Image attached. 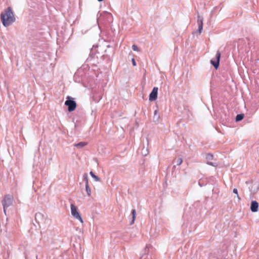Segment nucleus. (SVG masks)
<instances>
[{
  "label": "nucleus",
  "mask_w": 259,
  "mask_h": 259,
  "mask_svg": "<svg viewBox=\"0 0 259 259\" xmlns=\"http://www.w3.org/2000/svg\"><path fill=\"white\" fill-rule=\"evenodd\" d=\"M1 16L2 23L5 27L9 26L15 21L13 13L10 7L5 13H2Z\"/></svg>",
  "instance_id": "1"
},
{
  "label": "nucleus",
  "mask_w": 259,
  "mask_h": 259,
  "mask_svg": "<svg viewBox=\"0 0 259 259\" xmlns=\"http://www.w3.org/2000/svg\"><path fill=\"white\" fill-rule=\"evenodd\" d=\"M13 201V197L10 195H7L5 196L3 201L2 204L4 208V211L5 213H6V209L7 208L11 206Z\"/></svg>",
  "instance_id": "2"
},
{
  "label": "nucleus",
  "mask_w": 259,
  "mask_h": 259,
  "mask_svg": "<svg viewBox=\"0 0 259 259\" xmlns=\"http://www.w3.org/2000/svg\"><path fill=\"white\" fill-rule=\"evenodd\" d=\"M66 99L67 100L65 102V105L68 107V111L71 112L75 109L76 103L73 100V99L70 96H67Z\"/></svg>",
  "instance_id": "3"
},
{
  "label": "nucleus",
  "mask_w": 259,
  "mask_h": 259,
  "mask_svg": "<svg viewBox=\"0 0 259 259\" xmlns=\"http://www.w3.org/2000/svg\"><path fill=\"white\" fill-rule=\"evenodd\" d=\"M71 212L72 215L75 219L79 220L81 223H83V220L77 211V207L73 204H71Z\"/></svg>",
  "instance_id": "4"
},
{
  "label": "nucleus",
  "mask_w": 259,
  "mask_h": 259,
  "mask_svg": "<svg viewBox=\"0 0 259 259\" xmlns=\"http://www.w3.org/2000/svg\"><path fill=\"white\" fill-rule=\"evenodd\" d=\"M220 57H221V53L219 51H218L217 52V54L215 55L216 60H213L212 59L210 60L211 64L212 65L215 69H217L219 67Z\"/></svg>",
  "instance_id": "5"
},
{
  "label": "nucleus",
  "mask_w": 259,
  "mask_h": 259,
  "mask_svg": "<svg viewBox=\"0 0 259 259\" xmlns=\"http://www.w3.org/2000/svg\"><path fill=\"white\" fill-rule=\"evenodd\" d=\"M46 215L41 212H37L35 214V218L38 223H43L46 219Z\"/></svg>",
  "instance_id": "6"
},
{
  "label": "nucleus",
  "mask_w": 259,
  "mask_h": 259,
  "mask_svg": "<svg viewBox=\"0 0 259 259\" xmlns=\"http://www.w3.org/2000/svg\"><path fill=\"white\" fill-rule=\"evenodd\" d=\"M158 88L154 87L149 95V100L155 101L157 98Z\"/></svg>",
  "instance_id": "7"
},
{
  "label": "nucleus",
  "mask_w": 259,
  "mask_h": 259,
  "mask_svg": "<svg viewBox=\"0 0 259 259\" xmlns=\"http://www.w3.org/2000/svg\"><path fill=\"white\" fill-rule=\"evenodd\" d=\"M258 204L255 200L252 201L251 202L250 209L252 212H255L258 211Z\"/></svg>",
  "instance_id": "8"
},
{
  "label": "nucleus",
  "mask_w": 259,
  "mask_h": 259,
  "mask_svg": "<svg viewBox=\"0 0 259 259\" xmlns=\"http://www.w3.org/2000/svg\"><path fill=\"white\" fill-rule=\"evenodd\" d=\"M197 22L199 25L197 32L201 33L203 29V18L200 16H198Z\"/></svg>",
  "instance_id": "9"
},
{
  "label": "nucleus",
  "mask_w": 259,
  "mask_h": 259,
  "mask_svg": "<svg viewBox=\"0 0 259 259\" xmlns=\"http://www.w3.org/2000/svg\"><path fill=\"white\" fill-rule=\"evenodd\" d=\"M148 250L149 248L148 246L147 245L145 249L144 253L142 254L140 259H147L148 255H146V257H145V256L148 253Z\"/></svg>",
  "instance_id": "10"
},
{
  "label": "nucleus",
  "mask_w": 259,
  "mask_h": 259,
  "mask_svg": "<svg viewBox=\"0 0 259 259\" xmlns=\"http://www.w3.org/2000/svg\"><path fill=\"white\" fill-rule=\"evenodd\" d=\"M160 118V115L158 114V110H156L154 111L153 119L155 121H158Z\"/></svg>",
  "instance_id": "11"
},
{
  "label": "nucleus",
  "mask_w": 259,
  "mask_h": 259,
  "mask_svg": "<svg viewBox=\"0 0 259 259\" xmlns=\"http://www.w3.org/2000/svg\"><path fill=\"white\" fill-rule=\"evenodd\" d=\"M90 175L91 176V177L94 179V180L96 182H101V179L98 177V176H97L96 175H95L93 172V171H90Z\"/></svg>",
  "instance_id": "12"
},
{
  "label": "nucleus",
  "mask_w": 259,
  "mask_h": 259,
  "mask_svg": "<svg viewBox=\"0 0 259 259\" xmlns=\"http://www.w3.org/2000/svg\"><path fill=\"white\" fill-rule=\"evenodd\" d=\"M87 144V143L86 142H79L78 143L75 144L74 146L78 148H81L85 146Z\"/></svg>",
  "instance_id": "13"
},
{
  "label": "nucleus",
  "mask_w": 259,
  "mask_h": 259,
  "mask_svg": "<svg viewBox=\"0 0 259 259\" xmlns=\"http://www.w3.org/2000/svg\"><path fill=\"white\" fill-rule=\"evenodd\" d=\"M136 210L135 209H133L132 211V220L131 222V225L133 224L134 223V222H135V218H136Z\"/></svg>",
  "instance_id": "14"
},
{
  "label": "nucleus",
  "mask_w": 259,
  "mask_h": 259,
  "mask_svg": "<svg viewBox=\"0 0 259 259\" xmlns=\"http://www.w3.org/2000/svg\"><path fill=\"white\" fill-rule=\"evenodd\" d=\"M243 117L244 115L243 114H237V116H236V121H240L243 119Z\"/></svg>",
  "instance_id": "15"
},
{
  "label": "nucleus",
  "mask_w": 259,
  "mask_h": 259,
  "mask_svg": "<svg viewBox=\"0 0 259 259\" xmlns=\"http://www.w3.org/2000/svg\"><path fill=\"white\" fill-rule=\"evenodd\" d=\"M85 191L88 194V196H91V189L89 187V184H87V185H85Z\"/></svg>",
  "instance_id": "16"
},
{
  "label": "nucleus",
  "mask_w": 259,
  "mask_h": 259,
  "mask_svg": "<svg viewBox=\"0 0 259 259\" xmlns=\"http://www.w3.org/2000/svg\"><path fill=\"white\" fill-rule=\"evenodd\" d=\"M83 181L85 182V185L89 184V180L87 174H84L83 176Z\"/></svg>",
  "instance_id": "17"
},
{
  "label": "nucleus",
  "mask_w": 259,
  "mask_h": 259,
  "mask_svg": "<svg viewBox=\"0 0 259 259\" xmlns=\"http://www.w3.org/2000/svg\"><path fill=\"white\" fill-rule=\"evenodd\" d=\"M142 154L143 155V156H146L147 155H148L149 152H148V149L147 148H143L142 150Z\"/></svg>",
  "instance_id": "18"
},
{
  "label": "nucleus",
  "mask_w": 259,
  "mask_h": 259,
  "mask_svg": "<svg viewBox=\"0 0 259 259\" xmlns=\"http://www.w3.org/2000/svg\"><path fill=\"white\" fill-rule=\"evenodd\" d=\"M183 159L181 157H179L176 160V162L178 165H181Z\"/></svg>",
  "instance_id": "19"
},
{
  "label": "nucleus",
  "mask_w": 259,
  "mask_h": 259,
  "mask_svg": "<svg viewBox=\"0 0 259 259\" xmlns=\"http://www.w3.org/2000/svg\"><path fill=\"white\" fill-rule=\"evenodd\" d=\"M132 49L135 51H137V52H139L140 51V50L139 49L138 47L136 45H133L132 46Z\"/></svg>",
  "instance_id": "20"
},
{
  "label": "nucleus",
  "mask_w": 259,
  "mask_h": 259,
  "mask_svg": "<svg viewBox=\"0 0 259 259\" xmlns=\"http://www.w3.org/2000/svg\"><path fill=\"white\" fill-rule=\"evenodd\" d=\"M233 192L234 193H235V194H236L237 198H238V199H239V200H240V197H239V195H238V190H237V189L236 188H234V189H233Z\"/></svg>",
  "instance_id": "21"
},
{
  "label": "nucleus",
  "mask_w": 259,
  "mask_h": 259,
  "mask_svg": "<svg viewBox=\"0 0 259 259\" xmlns=\"http://www.w3.org/2000/svg\"><path fill=\"white\" fill-rule=\"evenodd\" d=\"M212 158H213V156H212V155H211L210 154H207L206 157V158L207 159V160H212Z\"/></svg>",
  "instance_id": "22"
},
{
  "label": "nucleus",
  "mask_w": 259,
  "mask_h": 259,
  "mask_svg": "<svg viewBox=\"0 0 259 259\" xmlns=\"http://www.w3.org/2000/svg\"><path fill=\"white\" fill-rule=\"evenodd\" d=\"M207 164L208 165H211L212 166H217L218 165V164L217 163H213V162H209V161L207 162Z\"/></svg>",
  "instance_id": "23"
},
{
  "label": "nucleus",
  "mask_w": 259,
  "mask_h": 259,
  "mask_svg": "<svg viewBox=\"0 0 259 259\" xmlns=\"http://www.w3.org/2000/svg\"><path fill=\"white\" fill-rule=\"evenodd\" d=\"M132 64H133V66H136V61L134 58L132 59Z\"/></svg>",
  "instance_id": "24"
},
{
  "label": "nucleus",
  "mask_w": 259,
  "mask_h": 259,
  "mask_svg": "<svg viewBox=\"0 0 259 259\" xmlns=\"http://www.w3.org/2000/svg\"><path fill=\"white\" fill-rule=\"evenodd\" d=\"M199 185L201 187H202V185H201V184H200V183H199Z\"/></svg>",
  "instance_id": "25"
}]
</instances>
